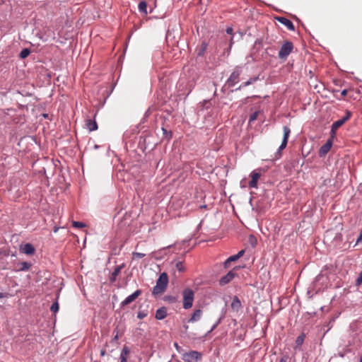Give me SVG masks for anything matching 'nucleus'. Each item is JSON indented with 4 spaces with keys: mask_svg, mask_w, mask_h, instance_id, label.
<instances>
[{
    "mask_svg": "<svg viewBox=\"0 0 362 362\" xmlns=\"http://www.w3.org/2000/svg\"><path fill=\"white\" fill-rule=\"evenodd\" d=\"M168 284V276L166 273H161L156 281V286L153 288L152 295L157 296L165 292Z\"/></svg>",
    "mask_w": 362,
    "mask_h": 362,
    "instance_id": "1",
    "label": "nucleus"
},
{
    "mask_svg": "<svg viewBox=\"0 0 362 362\" xmlns=\"http://www.w3.org/2000/svg\"><path fill=\"white\" fill-rule=\"evenodd\" d=\"M283 131H284L283 139H282L280 146L279 147L277 151L275 153L274 160H278L281 157V155H282L281 151L284 150L286 147L288 137L291 134V129L287 126H284L283 127Z\"/></svg>",
    "mask_w": 362,
    "mask_h": 362,
    "instance_id": "2",
    "label": "nucleus"
},
{
    "mask_svg": "<svg viewBox=\"0 0 362 362\" xmlns=\"http://www.w3.org/2000/svg\"><path fill=\"white\" fill-rule=\"evenodd\" d=\"M183 308L186 310L192 308L194 299V293L191 288H185L182 291Z\"/></svg>",
    "mask_w": 362,
    "mask_h": 362,
    "instance_id": "3",
    "label": "nucleus"
},
{
    "mask_svg": "<svg viewBox=\"0 0 362 362\" xmlns=\"http://www.w3.org/2000/svg\"><path fill=\"white\" fill-rule=\"evenodd\" d=\"M293 49V45L291 42H284L279 52V58L281 60H286L288 58V55L292 52Z\"/></svg>",
    "mask_w": 362,
    "mask_h": 362,
    "instance_id": "4",
    "label": "nucleus"
},
{
    "mask_svg": "<svg viewBox=\"0 0 362 362\" xmlns=\"http://www.w3.org/2000/svg\"><path fill=\"white\" fill-rule=\"evenodd\" d=\"M202 358V354L197 351H190L182 355V359L185 362H199Z\"/></svg>",
    "mask_w": 362,
    "mask_h": 362,
    "instance_id": "5",
    "label": "nucleus"
},
{
    "mask_svg": "<svg viewBox=\"0 0 362 362\" xmlns=\"http://www.w3.org/2000/svg\"><path fill=\"white\" fill-rule=\"evenodd\" d=\"M243 71V68L240 66H236L229 78H228L226 83L230 87L234 86L238 81L239 77Z\"/></svg>",
    "mask_w": 362,
    "mask_h": 362,
    "instance_id": "6",
    "label": "nucleus"
},
{
    "mask_svg": "<svg viewBox=\"0 0 362 362\" xmlns=\"http://www.w3.org/2000/svg\"><path fill=\"white\" fill-rule=\"evenodd\" d=\"M238 269V267H235L233 268V269L229 271L226 275L222 276L219 279V284L221 286L226 285L227 284L230 283L234 277L237 275V274L235 272V270Z\"/></svg>",
    "mask_w": 362,
    "mask_h": 362,
    "instance_id": "7",
    "label": "nucleus"
},
{
    "mask_svg": "<svg viewBox=\"0 0 362 362\" xmlns=\"http://www.w3.org/2000/svg\"><path fill=\"white\" fill-rule=\"evenodd\" d=\"M141 294V291L138 289L135 291L133 293L127 296L121 303V308L125 307L126 305L130 304L133 301H134Z\"/></svg>",
    "mask_w": 362,
    "mask_h": 362,
    "instance_id": "8",
    "label": "nucleus"
},
{
    "mask_svg": "<svg viewBox=\"0 0 362 362\" xmlns=\"http://www.w3.org/2000/svg\"><path fill=\"white\" fill-rule=\"evenodd\" d=\"M275 19L278 22L284 25L288 28V30H289L291 31L295 30V26H294L293 23H292V21L291 20L288 19L287 18L283 17V16H276Z\"/></svg>",
    "mask_w": 362,
    "mask_h": 362,
    "instance_id": "9",
    "label": "nucleus"
},
{
    "mask_svg": "<svg viewBox=\"0 0 362 362\" xmlns=\"http://www.w3.org/2000/svg\"><path fill=\"white\" fill-rule=\"evenodd\" d=\"M332 139H328L326 143L320 147L319 151L320 156H324L332 148Z\"/></svg>",
    "mask_w": 362,
    "mask_h": 362,
    "instance_id": "10",
    "label": "nucleus"
},
{
    "mask_svg": "<svg viewBox=\"0 0 362 362\" xmlns=\"http://www.w3.org/2000/svg\"><path fill=\"white\" fill-rule=\"evenodd\" d=\"M251 180L249 182V187L250 188H257V182L259 178L260 177V174L255 171H252L250 174Z\"/></svg>",
    "mask_w": 362,
    "mask_h": 362,
    "instance_id": "11",
    "label": "nucleus"
},
{
    "mask_svg": "<svg viewBox=\"0 0 362 362\" xmlns=\"http://www.w3.org/2000/svg\"><path fill=\"white\" fill-rule=\"evenodd\" d=\"M21 250L26 255H31L34 254L35 250L31 243H26L21 247Z\"/></svg>",
    "mask_w": 362,
    "mask_h": 362,
    "instance_id": "12",
    "label": "nucleus"
},
{
    "mask_svg": "<svg viewBox=\"0 0 362 362\" xmlns=\"http://www.w3.org/2000/svg\"><path fill=\"white\" fill-rule=\"evenodd\" d=\"M124 267V264L117 266L110 276V281L115 282L117 279V276L121 272V270Z\"/></svg>",
    "mask_w": 362,
    "mask_h": 362,
    "instance_id": "13",
    "label": "nucleus"
},
{
    "mask_svg": "<svg viewBox=\"0 0 362 362\" xmlns=\"http://www.w3.org/2000/svg\"><path fill=\"white\" fill-rule=\"evenodd\" d=\"M202 315V310L200 309H197L192 313L191 317L188 320V322H195L199 321Z\"/></svg>",
    "mask_w": 362,
    "mask_h": 362,
    "instance_id": "14",
    "label": "nucleus"
},
{
    "mask_svg": "<svg viewBox=\"0 0 362 362\" xmlns=\"http://www.w3.org/2000/svg\"><path fill=\"white\" fill-rule=\"evenodd\" d=\"M167 316V309L165 307H161L158 308L156 312V316L155 317L158 320H161L165 318Z\"/></svg>",
    "mask_w": 362,
    "mask_h": 362,
    "instance_id": "15",
    "label": "nucleus"
},
{
    "mask_svg": "<svg viewBox=\"0 0 362 362\" xmlns=\"http://www.w3.org/2000/svg\"><path fill=\"white\" fill-rule=\"evenodd\" d=\"M230 306L231 308L236 312L239 311V310L241 308L242 304L237 296L233 297Z\"/></svg>",
    "mask_w": 362,
    "mask_h": 362,
    "instance_id": "16",
    "label": "nucleus"
},
{
    "mask_svg": "<svg viewBox=\"0 0 362 362\" xmlns=\"http://www.w3.org/2000/svg\"><path fill=\"white\" fill-rule=\"evenodd\" d=\"M31 266H32L31 263H30L28 262H20L17 264L16 271L17 272L28 271L30 269Z\"/></svg>",
    "mask_w": 362,
    "mask_h": 362,
    "instance_id": "17",
    "label": "nucleus"
},
{
    "mask_svg": "<svg viewBox=\"0 0 362 362\" xmlns=\"http://www.w3.org/2000/svg\"><path fill=\"white\" fill-rule=\"evenodd\" d=\"M86 125L87 129L90 132L95 131L98 129V124L95 119L92 120L90 119H88L86 121Z\"/></svg>",
    "mask_w": 362,
    "mask_h": 362,
    "instance_id": "18",
    "label": "nucleus"
},
{
    "mask_svg": "<svg viewBox=\"0 0 362 362\" xmlns=\"http://www.w3.org/2000/svg\"><path fill=\"white\" fill-rule=\"evenodd\" d=\"M129 353V348L127 346H124L120 354V362H127V356Z\"/></svg>",
    "mask_w": 362,
    "mask_h": 362,
    "instance_id": "19",
    "label": "nucleus"
},
{
    "mask_svg": "<svg viewBox=\"0 0 362 362\" xmlns=\"http://www.w3.org/2000/svg\"><path fill=\"white\" fill-rule=\"evenodd\" d=\"M208 47V43L205 41H203L199 46V47L197 48V55L199 57H203L205 54L206 50Z\"/></svg>",
    "mask_w": 362,
    "mask_h": 362,
    "instance_id": "20",
    "label": "nucleus"
},
{
    "mask_svg": "<svg viewBox=\"0 0 362 362\" xmlns=\"http://www.w3.org/2000/svg\"><path fill=\"white\" fill-rule=\"evenodd\" d=\"M257 80H258V77L250 78L247 81H245V83L241 84L238 88H237L235 89V90H240L243 88L248 86L252 84L253 83H255V81H257Z\"/></svg>",
    "mask_w": 362,
    "mask_h": 362,
    "instance_id": "21",
    "label": "nucleus"
},
{
    "mask_svg": "<svg viewBox=\"0 0 362 362\" xmlns=\"http://www.w3.org/2000/svg\"><path fill=\"white\" fill-rule=\"evenodd\" d=\"M138 8L141 13H143L144 15H147V3L145 1H140Z\"/></svg>",
    "mask_w": 362,
    "mask_h": 362,
    "instance_id": "22",
    "label": "nucleus"
},
{
    "mask_svg": "<svg viewBox=\"0 0 362 362\" xmlns=\"http://www.w3.org/2000/svg\"><path fill=\"white\" fill-rule=\"evenodd\" d=\"M162 131L163 138L166 139L167 140H170L172 138L173 132L171 131H168L164 127H162Z\"/></svg>",
    "mask_w": 362,
    "mask_h": 362,
    "instance_id": "23",
    "label": "nucleus"
},
{
    "mask_svg": "<svg viewBox=\"0 0 362 362\" xmlns=\"http://www.w3.org/2000/svg\"><path fill=\"white\" fill-rule=\"evenodd\" d=\"M304 339H305V334L303 333V334H300L296 339V346H300L303 344Z\"/></svg>",
    "mask_w": 362,
    "mask_h": 362,
    "instance_id": "24",
    "label": "nucleus"
},
{
    "mask_svg": "<svg viewBox=\"0 0 362 362\" xmlns=\"http://www.w3.org/2000/svg\"><path fill=\"white\" fill-rule=\"evenodd\" d=\"M224 317V315H221L216 321V322L213 325V326L211 327V329L208 332V334L209 333H211L212 331H214L221 322L222 320L223 319Z\"/></svg>",
    "mask_w": 362,
    "mask_h": 362,
    "instance_id": "25",
    "label": "nucleus"
},
{
    "mask_svg": "<svg viewBox=\"0 0 362 362\" xmlns=\"http://www.w3.org/2000/svg\"><path fill=\"white\" fill-rule=\"evenodd\" d=\"M30 49L28 48H25L21 50L19 56L21 59H25L30 54Z\"/></svg>",
    "mask_w": 362,
    "mask_h": 362,
    "instance_id": "26",
    "label": "nucleus"
},
{
    "mask_svg": "<svg viewBox=\"0 0 362 362\" xmlns=\"http://www.w3.org/2000/svg\"><path fill=\"white\" fill-rule=\"evenodd\" d=\"M346 122V121L341 118L339 120H337L335 122H334L332 123V125L334 126V128H339L340 127H341L344 123Z\"/></svg>",
    "mask_w": 362,
    "mask_h": 362,
    "instance_id": "27",
    "label": "nucleus"
},
{
    "mask_svg": "<svg viewBox=\"0 0 362 362\" xmlns=\"http://www.w3.org/2000/svg\"><path fill=\"white\" fill-rule=\"evenodd\" d=\"M259 111H258V110L252 113L249 118V122L252 123V122H255L257 119V118L259 115Z\"/></svg>",
    "mask_w": 362,
    "mask_h": 362,
    "instance_id": "28",
    "label": "nucleus"
},
{
    "mask_svg": "<svg viewBox=\"0 0 362 362\" xmlns=\"http://www.w3.org/2000/svg\"><path fill=\"white\" fill-rule=\"evenodd\" d=\"M175 267L176 269L180 272H183L185 270V267L182 262H177L175 263Z\"/></svg>",
    "mask_w": 362,
    "mask_h": 362,
    "instance_id": "29",
    "label": "nucleus"
},
{
    "mask_svg": "<svg viewBox=\"0 0 362 362\" xmlns=\"http://www.w3.org/2000/svg\"><path fill=\"white\" fill-rule=\"evenodd\" d=\"M59 305L57 301L53 303L50 308V310L54 313H57L59 311Z\"/></svg>",
    "mask_w": 362,
    "mask_h": 362,
    "instance_id": "30",
    "label": "nucleus"
},
{
    "mask_svg": "<svg viewBox=\"0 0 362 362\" xmlns=\"http://www.w3.org/2000/svg\"><path fill=\"white\" fill-rule=\"evenodd\" d=\"M146 256V254L141 253V252H132V258L134 259H141Z\"/></svg>",
    "mask_w": 362,
    "mask_h": 362,
    "instance_id": "31",
    "label": "nucleus"
},
{
    "mask_svg": "<svg viewBox=\"0 0 362 362\" xmlns=\"http://www.w3.org/2000/svg\"><path fill=\"white\" fill-rule=\"evenodd\" d=\"M338 128H334V126L332 124L331 131H330V138L329 139H332L333 141L334 138L336 136V132Z\"/></svg>",
    "mask_w": 362,
    "mask_h": 362,
    "instance_id": "32",
    "label": "nucleus"
},
{
    "mask_svg": "<svg viewBox=\"0 0 362 362\" xmlns=\"http://www.w3.org/2000/svg\"><path fill=\"white\" fill-rule=\"evenodd\" d=\"M73 226L77 228H81L86 226V224L80 221H74L72 223Z\"/></svg>",
    "mask_w": 362,
    "mask_h": 362,
    "instance_id": "33",
    "label": "nucleus"
},
{
    "mask_svg": "<svg viewBox=\"0 0 362 362\" xmlns=\"http://www.w3.org/2000/svg\"><path fill=\"white\" fill-rule=\"evenodd\" d=\"M351 117V112L346 110L345 112V115L342 117L346 122H347Z\"/></svg>",
    "mask_w": 362,
    "mask_h": 362,
    "instance_id": "34",
    "label": "nucleus"
},
{
    "mask_svg": "<svg viewBox=\"0 0 362 362\" xmlns=\"http://www.w3.org/2000/svg\"><path fill=\"white\" fill-rule=\"evenodd\" d=\"M113 334H114V337L112 338V341H117L119 339V331L117 330V329H115L113 330Z\"/></svg>",
    "mask_w": 362,
    "mask_h": 362,
    "instance_id": "35",
    "label": "nucleus"
},
{
    "mask_svg": "<svg viewBox=\"0 0 362 362\" xmlns=\"http://www.w3.org/2000/svg\"><path fill=\"white\" fill-rule=\"evenodd\" d=\"M147 316V313H145L144 311H139L137 314V317L139 319H144V317H146Z\"/></svg>",
    "mask_w": 362,
    "mask_h": 362,
    "instance_id": "36",
    "label": "nucleus"
},
{
    "mask_svg": "<svg viewBox=\"0 0 362 362\" xmlns=\"http://www.w3.org/2000/svg\"><path fill=\"white\" fill-rule=\"evenodd\" d=\"M362 284V272L359 274L358 277L356 279V285L360 286Z\"/></svg>",
    "mask_w": 362,
    "mask_h": 362,
    "instance_id": "37",
    "label": "nucleus"
},
{
    "mask_svg": "<svg viewBox=\"0 0 362 362\" xmlns=\"http://www.w3.org/2000/svg\"><path fill=\"white\" fill-rule=\"evenodd\" d=\"M238 259L236 255H232V256H230V257H229L228 258V262H235V261H236Z\"/></svg>",
    "mask_w": 362,
    "mask_h": 362,
    "instance_id": "38",
    "label": "nucleus"
},
{
    "mask_svg": "<svg viewBox=\"0 0 362 362\" xmlns=\"http://www.w3.org/2000/svg\"><path fill=\"white\" fill-rule=\"evenodd\" d=\"M244 253H245V250H241L240 251H239L236 254V256H237L238 259H240L241 257H243Z\"/></svg>",
    "mask_w": 362,
    "mask_h": 362,
    "instance_id": "39",
    "label": "nucleus"
},
{
    "mask_svg": "<svg viewBox=\"0 0 362 362\" xmlns=\"http://www.w3.org/2000/svg\"><path fill=\"white\" fill-rule=\"evenodd\" d=\"M362 243V230L361 231L357 240H356V244Z\"/></svg>",
    "mask_w": 362,
    "mask_h": 362,
    "instance_id": "40",
    "label": "nucleus"
},
{
    "mask_svg": "<svg viewBox=\"0 0 362 362\" xmlns=\"http://www.w3.org/2000/svg\"><path fill=\"white\" fill-rule=\"evenodd\" d=\"M230 262H228V259H226L225 260V262H223V267H224V268H225V269L228 268V267H229V266H230Z\"/></svg>",
    "mask_w": 362,
    "mask_h": 362,
    "instance_id": "41",
    "label": "nucleus"
},
{
    "mask_svg": "<svg viewBox=\"0 0 362 362\" xmlns=\"http://www.w3.org/2000/svg\"><path fill=\"white\" fill-rule=\"evenodd\" d=\"M230 262H228V259H226L225 260V262H223V267H224V268H225V269L228 268V267H229V266H230Z\"/></svg>",
    "mask_w": 362,
    "mask_h": 362,
    "instance_id": "42",
    "label": "nucleus"
},
{
    "mask_svg": "<svg viewBox=\"0 0 362 362\" xmlns=\"http://www.w3.org/2000/svg\"><path fill=\"white\" fill-rule=\"evenodd\" d=\"M288 357L287 356H283L281 358L279 362H287Z\"/></svg>",
    "mask_w": 362,
    "mask_h": 362,
    "instance_id": "43",
    "label": "nucleus"
},
{
    "mask_svg": "<svg viewBox=\"0 0 362 362\" xmlns=\"http://www.w3.org/2000/svg\"><path fill=\"white\" fill-rule=\"evenodd\" d=\"M226 33L228 34H230V35L233 34V28H227Z\"/></svg>",
    "mask_w": 362,
    "mask_h": 362,
    "instance_id": "44",
    "label": "nucleus"
},
{
    "mask_svg": "<svg viewBox=\"0 0 362 362\" xmlns=\"http://www.w3.org/2000/svg\"><path fill=\"white\" fill-rule=\"evenodd\" d=\"M347 94V90L346 89H344L341 92V96H346Z\"/></svg>",
    "mask_w": 362,
    "mask_h": 362,
    "instance_id": "45",
    "label": "nucleus"
},
{
    "mask_svg": "<svg viewBox=\"0 0 362 362\" xmlns=\"http://www.w3.org/2000/svg\"><path fill=\"white\" fill-rule=\"evenodd\" d=\"M105 353H106V352H105V350H101V351H100V355H101V356H105Z\"/></svg>",
    "mask_w": 362,
    "mask_h": 362,
    "instance_id": "46",
    "label": "nucleus"
},
{
    "mask_svg": "<svg viewBox=\"0 0 362 362\" xmlns=\"http://www.w3.org/2000/svg\"><path fill=\"white\" fill-rule=\"evenodd\" d=\"M174 346L177 349V350H178V348H179L178 344L177 343H175Z\"/></svg>",
    "mask_w": 362,
    "mask_h": 362,
    "instance_id": "47",
    "label": "nucleus"
},
{
    "mask_svg": "<svg viewBox=\"0 0 362 362\" xmlns=\"http://www.w3.org/2000/svg\"><path fill=\"white\" fill-rule=\"evenodd\" d=\"M4 294L3 293H0V298H4Z\"/></svg>",
    "mask_w": 362,
    "mask_h": 362,
    "instance_id": "48",
    "label": "nucleus"
},
{
    "mask_svg": "<svg viewBox=\"0 0 362 362\" xmlns=\"http://www.w3.org/2000/svg\"><path fill=\"white\" fill-rule=\"evenodd\" d=\"M98 148H99V146H98V145L95 144V145L94 146V148H95V149H98Z\"/></svg>",
    "mask_w": 362,
    "mask_h": 362,
    "instance_id": "49",
    "label": "nucleus"
},
{
    "mask_svg": "<svg viewBox=\"0 0 362 362\" xmlns=\"http://www.w3.org/2000/svg\"><path fill=\"white\" fill-rule=\"evenodd\" d=\"M57 230H58V228L55 227V228H54V233H57Z\"/></svg>",
    "mask_w": 362,
    "mask_h": 362,
    "instance_id": "50",
    "label": "nucleus"
},
{
    "mask_svg": "<svg viewBox=\"0 0 362 362\" xmlns=\"http://www.w3.org/2000/svg\"><path fill=\"white\" fill-rule=\"evenodd\" d=\"M170 300H171V301L175 300V298H174V297H170Z\"/></svg>",
    "mask_w": 362,
    "mask_h": 362,
    "instance_id": "51",
    "label": "nucleus"
},
{
    "mask_svg": "<svg viewBox=\"0 0 362 362\" xmlns=\"http://www.w3.org/2000/svg\"><path fill=\"white\" fill-rule=\"evenodd\" d=\"M200 207H201V208H206V205H203V206H201Z\"/></svg>",
    "mask_w": 362,
    "mask_h": 362,
    "instance_id": "52",
    "label": "nucleus"
},
{
    "mask_svg": "<svg viewBox=\"0 0 362 362\" xmlns=\"http://www.w3.org/2000/svg\"><path fill=\"white\" fill-rule=\"evenodd\" d=\"M358 362H362V356L360 357V360Z\"/></svg>",
    "mask_w": 362,
    "mask_h": 362,
    "instance_id": "53",
    "label": "nucleus"
},
{
    "mask_svg": "<svg viewBox=\"0 0 362 362\" xmlns=\"http://www.w3.org/2000/svg\"><path fill=\"white\" fill-rule=\"evenodd\" d=\"M185 329L187 330V329H188V326H187V325H185Z\"/></svg>",
    "mask_w": 362,
    "mask_h": 362,
    "instance_id": "54",
    "label": "nucleus"
},
{
    "mask_svg": "<svg viewBox=\"0 0 362 362\" xmlns=\"http://www.w3.org/2000/svg\"><path fill=\"white\" fill-rule=\"evenodd\" d=\"M44 117H47V114H45V115H44Z\"/></svg>",
    "mask_w": 362,
    "mask_h": 362,
    "instance_id": "55",
    "label": "nucleus"
}]
</instances>
